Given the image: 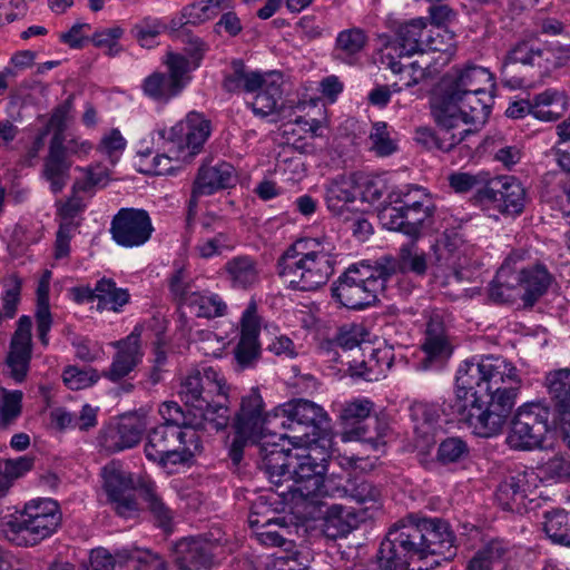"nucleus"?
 <instances>
[{
    "label": "nucleus",
    "instance_id": "nucleus-1",
    "mask_svg": "<svg viewBox=\"0 0 570 570\" xmlns=\"http://www.w3.org/2000/svg\"><path fill=\"white\" fill-rule=\"evenodd\" d=\"M455 385V396L443 403V413L480 438L499 435L521 387L517 367L501 356L473 357L460 365Z\"/></svg>",
    "mask_w": 570,
    "mask_h": 570
},
{
    "label": "nucleus",
    "instance_id": "nucleus-2",
    "mask_svg": "<svg viewBox=\"0 0 570 570\" xmlns=\"http://www.w3.org/2000/svg\"><path fill=\"white\" fill-rule=\"evenodd\" d=\"M227 390L224 379L212 366L188 373L181 381L179 396L196 417L190 424L216 431L226 429L230 420Z\"/></svg>",
    "mask_w": 570,
    "mask_h": 570
},
{
    "label": "nucleus",
    "instance_id": "nucleus-3",
    "mask_svg": "<svg viewBox=\"0 0 570 570\" xmlns=\"http://www.w3.org/2000/svg\"><path fill=\"white\" fill-rule=\"evenodd\" d=\"M298 240L289 246L277 261V274L288 287L312 292L324 286L334 273L336 254L333 247L315 239Z\"/></svg>",
    "mask_w": 570,
    "mask_h": 570
},
{
    "label": "nucleus",
    "instance_id": "nucleus-4",
    "mask_svg": "<svg viewBox=\"0 0 570 570\" xmlns=\"http://www.w3.org/2000/svg\"><path fill=\"white\" fill-rule=\"evenodd\" d=\"M397 273L396 259L383 256L374 265L352 264L332 284V297L348 309H364L377 302L386 281Z\"/></svg>",
    "mask_w": 570,
    "mask_h": 570
},
{
    "label": "nucleus",
    "instance_id": "nucleus-5",
    "mask_svg": "<svg viewBox=\"0 0 570 570\" xmlns=\"http://www.w3.org/2000/svg\"><path fill=\"white\" fill-rule=\"evenodd\" d=\"M210 121L202 114L191 111L185 119L169 129L156 131L153 140L163 148L164 153L154 158V170L157 175L169 173L170 160L189 163L198 155L210 135Z\"/></svg>",
    "mask_w": 570,
    "mask_h": 570
},
{
    "label": "nucleus",
    "instance_id": "nucleus-6",
    "mask_svg": "<svg viewBox=\"0 0 570 570\" xmlns=\"http://www.w3.org/2000/svg\"><path fill=\"white\" fill-rule=\"evenodd\" d=\"M435 205L429 193L413 186L389 195V205L382 210L385 226L417 239L433 224Z\"/></svg>",
    "mask_w": 570,
    "mask_h": 570
},
{
    "label": "nucleus",
    "instance_id": "nucleus-7",
    "mask_svg": "<svg viewBox=\"0 0 570 570\" xmlns=\"http://www.w3.org/2000/svg\"><path fill=\"white\" fill-rule=\"evenodd\" d=\"M288 410L287 402L264 414L263 399L256 389H252L242 397L237 412L238 431L243 435H256L257 441H262L263 436H268L271 441L301 439L298 435L291 436L286 433L287 430L295 431Z\"/></svg>",
    "mask_w": 570,
    "mask_h": 570
},
{
    "label": "nucleus",
    "instance_id": "nucleus-8",
    "mask_svg": "<svg viewBox=\"0 0 570 570\" xmlns=\"http://www.w3.org/2000/svg\"><path fill=\"white\" fill-rule=\"evenodd\" d=\"M61 523V511L52 499L33 500L4 525L6 537L17 546H35L55 533Z\"/></svg>",
    "mask_w": 570,
    "mask_h": 570
},
{
    "label": "nucleus",
    "instance_id": "nucleus-9",
    "mask_svg": "<svg viewBox=\"0 0 570 570\" xmlns=\"http://www.w3.org/2000/svg\"><path fill=\"white\" fill-rule=\"evenodd\" d=\"M203 444L194 429H181L175 424H160L147 435L145 454L149 461L161 466L185 464L200 453Z\"/></svg>",
    "mask_w": 570,
    "mask_h": 570
},
{
    "label": "nucleus",
    "instance_id": "nucleus-10",
    "mask_svg": "<svg viewBox=\"0 0 570 570\" xmlns=\"http://www.w3.org/2000/svg\"><path fill=\"white\" fill-rule=\"evenodd\" d=\"M422 538L414 513L393 524L381 542L376 556L379 568L403 570L411 561L425 559Z\"/></svg>",
    "mask_w": 570,
    "mask_h": 570
},
{
    "label": "nucleus",
    "instance_id": "nucleus-11",
    "mask_svg": "<svg viewBox=\"0 0 570 570\" xmlns=\"http://www.w3.org/2000/svg\"><path fill=\"white\" fill-rule=\"evenodd\" d=\"M327 458V452L317 444H309L295 452L289 471L291 481L288 483L291 484L286 487L287 491L298 492L306 499L323 493Z\"/></svg>",
    "mask_w": 570,
    "mask_h": 570
},
{
    "label": "nucleus",
    "instance_id": "nucleus-12",
    "mask_svg": "<svg viewBox=\"0 0 570 570\" xmlns=\"http://www.w3.org/2000/svg\"><path fill=\"white\" fill-rule=\"evenodd\" d=\"M491 88L478 92H468L448 104L435 101L433 115L439 126L456 127L459 121L464 124L483 125L491 111L493 102Z\"/></svg>",
    "mask_w": 570,
    "mask_h": 570
},
{
    "label": "nucleus",
    "instance_id": "nucleus-13",
    "mask_svg": "<svg viewBox=\"0 0 570 570\" xmlns=\"http://www.w3.org/2000/svg\"><path fill=\"white\" fill-rule=\"evenodd\" d=\"M549 410L540 403L520 406L511 420L505 439L512 450L530 451L542 445L548 432Z\"/></svg>",
    "mask_w": 570,
    "mask_h": 570
},
{
    "label": "nucleus",
    "instance_id": "nucleus-14",
    "mask_svg": "<svg viewBox=\"0 0 570 570\" xmlns=\"http://www.w3.org/2000/svg\"><path fill=\"white\" fill-rule=\"evenodd\" d=\"M473 202L501 214L518 215L525 204V189L513 176L490 178L488 185L473 195Z\"/></svg>",
    "mask_w": 570,
    "mask_h": 570
},
{
    "label": "nucleus",
    "instance_id": "nucleus-15",
    "mask_svg": "<svg viewBox=\"0 0 570 570\" xmlns=\"http://www.w3.org/2000/svg\"><path fill=\"white\" fill-rule=\"evenodd\" d=\"M488 88L494 89L495 82L487 68L480 66L452 68L442 77L435 101L448 100V104H452L451 101L459 99L462 95Z\"/></svg>",
    "mask_w": 570,
    "mask_h": 570
},
{
    "label": "nucleus",
    "instance_id": "nucleus-16",
    "mask_svg": "<svg viewBox=\"0 0 570 570\" xmlns=\"http://www.w3.org/2000/svg\"><path fill=\"white\" fill-rule=\"evenodd\" d=\"M154 230L148 212L141 208H120L110 224L112 239L119 246L127 248L146 244Z\"/></svg>",
    "mask_w": 570,
    "mask_h": 570
},
{
    "label": "nucleus",
    "instance_id": "nucleus-17",
    "mask_svg": "<svg viewBox=\"0 0 570 570\" xmlns=\"http://www.w3.org/2000/svg\"><path fill=\"white\" fill-rule=\"evenodd\" d=\"M101 476L104 490L116 513L124 518L132 517L138 511V503L131 474L119 462L112 461L102 468Z\"/></svg>",
    "mask_w": 570,
    "mask_h": 570
},
{
    "label": "nucleus",
    "instance_id": "nucleus-18",
    "mask_svg": "<svg viewBox=\"0 0 570 570\" xmlns=\"http://www.w3.org/2000/svg\"><path fill=\"white\" fill-rule=\"evenodd\" d=\"M235 181V169L230 164L219 161L212 166L203 165L198 169L188 200L187 224L189 225L194 219L200 197L229 188L234 186Z\"/></svg>",
    "mask_w": 570,
    "mask_h": 570
},
{
    "label": "nucleus",
    "instance_id": "nucleus-19",
    "mask_svg": "<svg viewBox=\"0 0 570 570\" xmlns=\"http://www.w3.org/2000/svg\"><path fill=\"white\" fill-rule=\"evenodd\" d=\"M147 429L146 417L138 414L121 416L104 426L98 435L99 445L109 453L136 446Z\"/></svg>",
    "mask_w": 570,
    "mask_h": 570
},
{
    "label": "nucleus",
    "instance_id": "nucleus-20",
    "mask_svg": "<svg viewBox=\"0 0 570 570\" xmlns=\"http://www.w3.org/2000/svg\"><path fill=\"white\" fill-rule=\"evenodd\" d=\"M422 352L424 357L419 363L421 370L441 368L452 355L453 346L448 328L439 313H432L426 323Z\"/></svg>",
    "mask_w": 570,
    "mask_h": 570
},
{
    "label": "nucleus",
    "instance_id": "nucleus-21",
    "mask_svg": "<svg viewBox=\"0 0 570 570\" xmlns=\"http://www.w3.org/2000/svg\"><path fill=\"white\" fill-rule=\"evenodd\" d=\"M164 63L168 72H153L141 86L144 94L158 102H167L179 95L191 79L183 72L184 67L179 58L168 60L165 57Z\"/></svg>",
    "mask_w": 570,
    "mask_h": 570
},
{
    "label": "nucleus",
    "instance_id": "nucleus-22",
    "mask_svg": "<svg viewBox=\"0 0 570 570\" xmlns=\"http://www.w3.org/2000/svg\"><path fill=\"white\" fill-rule=\"evenodd\" d=\"M535 475L525 470H515L507 473L495 490V501L505 511L522 513L527 509V501L533 493Z\"/></svg>",
    "mask_w": 570,
    "mask_h": 570
},
{
    "label": "nucleus",
    "instance_id": "nucleus-23",
    "mask_svg": "<svg viewBox=\"0 0 570 570\" xmlns=\"http://www.w3.org/2000/svg\"><path fill=\"white\" fill-rule=\"evenodd\" d=\"M257 455L258 468L272 484L282 487L291 481L289 471L295 456L291 449H285L278 441L268 440V436H263L262 441H257Z\"/></svg>",
    "mask_w": 570,
    "mask_h": 570
},
{
    "label": "nucleus",
    "instance_id": "nucleus-24",
    "mask_svg": "<svg viewBox=\"0 0 570 570\" xmlns=\"http://www.w3.org/2000/svg\"><path fill=\"white\" fill-rule=\"evenodd\" d=\"M415 520L421 534H423L421 541L426 558L439 556L443 560H450L456 554L455 535L448 521L419 514H415Z\"/></svg>",
    "mask_w": 570,
    "mask_h": 570
},
{
    "label": "nucleus",
    "instance_id": "nucleus-25",
    "mask_svg": "<svg viewBox=\"0 0 570 570\" xmlns=\"http://www.w3.org/2000/svg\"><path fill=\"white\" fill-rule=\"evenodd\" d=\"M217 547L218 540L205 535L181 539L175 548L177 570H209L215 564Z\"/></svg>",
    "mask_w": 570,
    "mask_h": 570
},
{
    "label": "nucleus",
    "instance_id": "nucleus-26",
    "mask_svg": "<svg viewBox=\"0 0 570 570\" xmlns=\"http://www.w3.org/2000/svg\"><path fill=\"white\" fill-rule=\"evenodd\" d=\"M31 328V318L26 315L21 316L10 341L6 364L10 376L16 382L24 381L29 371L32 355Z\"/></svg>",
    "mask_w": 570,
    "mask_h": 570
},
{
    "label": "nucleus",
    "instance_id": "nucleus-27",
    "mask_svg": "<svg viewBox=\"0 0 570 570\" xmlns=\"http://www.w3.org/2000/svg\"><path fill=\"white\" fill-rule=\"evenodd\" d=\"M259 331L257 305L256 302L250 301L243 313L240 338L234 351L238 370L253 367L258 361L261 355Z\"/></svg>",
    "mask_w": 570,
    "mask_h": 570
},
{
    "label": "nucleus",
    "instance_id": "nucleus-28",
    "mask_svg": "<svg viewBox=\"0 0 570 570\" xmlns=\"http://www.w3.org/2000/svg\"><path fill=\"white\" fill-rule=\"evenodd\" d=\"M72 161L65 156L62 142L59 138L51 137L48 154L43 159L41 176L45 178L53 194L62 191L70 178Z\"/></svg>",
    "mask_w": 570,
    "mask_h": 570
},
{
    "label": "nucleus",
    "instance_id": "nucleus-29",
    "mask_svg": "<svg viewBox=\"0 0 570 570\" xmlns=\"http://www.w3.org/2000/svg\"><path fill=\"white\" fill-rule=\"evenodd\" d=\"M140 334L137 328L127 336L126 340L117 343L118 351L115 354L108 370L104 371L102 376L111 382H119L128 376L130 372L140 363L141 351L139 344Z\"/></svg>",
    "mask_w": 570,
    "mask_h": 570
},
{
    "label": "nucleus",
    "instance_id": "nucleus-30",
    "mask_svg": "<svg viewBox=\"0 0 570 570\" xmlns=\"http://www.w3.org/2000/svg\"><path fill=\"white\" fill-rule=\"evenodd\" d=\"M288 407L295 431L298 428L311 429V434L318 438L330 430L331 419L321 405L309 400L297 399L289 401Z\"/></svg>",
    "mask_w": 570,
    "mask_h": 570
},
{
    "label": "nucleus",
    "instance_id": "nucleus-31",
    "mask_svg": "<svg viewBox=\"0 0 570 570\" xmlns=\"http://www.w3.org/2000/svg\"><path fill=\"white\" fill-rule=\"evenodd\" d=\"M435 265L434 277L443 278V285L453 278L461 282L464 278L463 269L469 263L464 252L451 242L438 243L434 246Z\"/></svg>",
    "mask_w": 570,
    "mask_h": 570
},
{
    "label": "nucleus",
    "instance_id": "nucleus-32",
    "mask_svg": "<svg viewBox=\"0 0 570 570\" xmlns=\"http://www.w3.org/2000/svg\"><path fill=\"white\" fill-rule=\"evenodd\" d=\"M271 500V497H261L257 502L252 507V514L249 517L250 527H259L262 530L256 533L257 540L268 547H294V542L284 535L286 530L285 518H267L261 520L258 517L265 509L263 500Z\"/></svg>",
    "mask_w": 570,
    "mask_h": 570
},
{
    "label": "nucleus",
    "instance_id": "nucleus-33",
    "mask_svg": "<svg viewBox=\"0 0 570 570\" xmlns=\"http://www.w3.org/2000/svg\"><path fill=\"white\" fill-rule=\"evenodd\" d=\"M358 175H341L325 185V203L335 216H342L358 196Z\"/></svg>",
    "mask_w": 570,
    "mask_h": 570
},
{
    "label": "nucleus",
    "instance_id": "nucleus-34",
    "mask_svg": "<svg viewBox=\"0 0 570 570\" xmlns=\"http://www.w3.org/2000/svg\"><path fill=\"white\" fill-rule=\"evenodd\" d=\"M519 286L523 289L521 296L524 307H532L549 289L553 276L543 264H534L519 271L517 277Z\"/></svg>",
    "mask_w": 570,
    "mask_h": 570
},
{
    "label": "nucleus",
    "instance_id": "nucleus-35",
    "mask_svg": "<svg viewBox=\"0 0 570 570\" xmlns=\"http://www.w3.org/2000/svg\"><path fill=\"white\" fill-rule=\"evenodd\" d=\"M546 385L557 412L559 422L570 421V368L551 371Z\"/></svg>",
    "mask_w": 570,
    "mask_h": 570
},
{
    "label": "nucleus",
    "instance_id": "nucleus-36",
    "mask_svg": "<svg viewBox=\"0 0 570 570\" xmlns=\"http://www.w3.org/2000/svg\"><path fill=\"white\" fill-rule=\"evenodd\" d=\"M224 273L230 286L236 289H249L259 282L257 262L247 255L230 258L224 265Z\"/></svg>",
    "mask_w": 570,
    "mask_h": 570
},
{
    "label": "nucleus",
    "instance_id": "nucleus-37",
    "mask_svg": "<svg viewBox=\"0 0 570 570\" xmlns=\"http://www.w3.org/2000/svg\"><path fill=\"white\" fill-rule=\"evenodd\" d=\"M425 29L426 22L423 18L412 19L399 24L395 30V40L399 46L400 57H410L424 51L423 35Z\"/></svg>",
    "mask_w": 570,
    "mask_h": 570
},
{
    "label": "nucleus",
    "instance_id": "nucleus-38",
    "mask_svg": "<svg viewBox=\"0 0 570 570\" xmlns=\"http://www.w3.org/2000/svg\"><path fill=\"white\" fill-rule=\"evenodd\" d=\"M367 43V36L361 28L345 29L338 32L333 49V58L353 65Z\"/></svg>",
    "mask_w": 570,
    "mask_h": 570
},
{
    "label": "nucleus",
    "instance_id": "nucleus-39",
    "mask_svg": "<svg viewBox=\"0 0 570 570\" xmlns=\"http://www.w3.org/2000/svg\"><path fill=\"white\" fill-rule=\"evenodd\" d=\"M255 94L254 100L248 105L256 116L265 118L278 111L283 94L278 79H274L272 75L264 76Z\"/></svg>",
    "mask_w": 570,
    "mask_h": 570
},
{
    "label": "nucleus",
    "instance_id": "nucleus-40",
    "mask_svg": "<svg viewBox=\"0 0 570 570\" xmlns=\"http://www.w3.org/2000/svg\"><path fill=\"white\" fill-rule=\"evenodd\" d=\"M232 71L226 73L223 80V88L227 92H255L264 75L257 71L247 70L245 63L240 59H235L230 63Z\"/></svg>",
    "mask_w": 570,
    "mask_h": 570
},
{
    "label": "nucleus",
    "instance_id": "nucleus-41",
    "mask_svg": "<svg viewBox=\"0 0 570 570\" xmlns=\"http://www.w3.org/2000/svg\"><path fill=\"white\" fill-rule=\"evenodd\" d=\"M181 42L184 43L185 55L167 52L165 57L168 60H173L174 57L179 58L184 67L183 72L186 76H190L189 73L191 71L200 67L206 52L209 50V46L206 41L190 31L181 32Z\"/></svg>",
    "mask_w": 570,
    "mask_h": 570
},
{
    "label": "nucleus",
    "instance_id": "nucleus-42",
    "mask_svg": "<svg viewBox=\"0 0 570 570\" xmlns=\"http://www.w3.org/2000/svg\"><path fill=\"white\" fill-rule=\"evenodd\" d=\"M355 525V515L342 505L334 504L327 509L323 532L330 539H337L346 537Z\"/></svg>",
    "mask_w": 570,
    "mask_h": 570
},
{
    "label": "nucleus",
    "instance_id": "nucleus-43",
    "mask_svg": "<svg viewBox=\"0 0 570 570\" xmlns=\"http://www.w3.org/2000/svg\"><path fill=\"white\" fill-rule=\"evenodd\" d=\"M118 562L126 564L129 570H168L167 562L149 550L122 549L118 554Z\"/></svg>",
    "mask_w": 570,
    "mask_h": 570
},
{
    "label": "nucleus",
    "instance_id": "nucleus-44",
    "mask_svg": "<svg viewBox=\"0 0 570 570\" xmlns=\"http://www.w3.org/2000/svg\"><path fill=\"white\" fill-rule=\"evenodd\" d=\"M345 493L365 510L377 508L381 502V489L366 479L350 478L345 484Z\"/></svg>",
    "mask_w": 570,
    "mask_h": 570
},
{
    "label": "nucleus",
    "instance_id": "nucleus-45",
    "mask_svg": "<svg viewBox=\"0 0 570 570\" xmlns=\"http://www.w3.org/2000/svg\"><path fill=\"white\" fill-rule=\"evenodd\" d=\"M95 295H97L98 309H109L119 312L120 308L129 302V293L124 288H118L110 278H101L96 284Z\"/></svg>",
    "mask_w": 570,
    "mask_h": 570
},
{
    "label": "nucleus",
    "instance_id": "nucleus-46",
    "mask_svg": "<svg viewBox=\"0 0 570 570\" xmlns=\"http://www.w3.org/2000/svg\"><path fill=\"white\" fill-rule=\"evenodd\" d=\"M168 287L173 299L179 306H186L199 292L196 279L190 276L185 267L176 268L168 278Z\"/></svg>",
    "mask_w": 570,
    "mask_h": 570
},
{
    "label": "nucleus",
    "instance_id": "nucleus-47",
    "mask_svg": "<svg viewBox=\"0 0 570 570\" xmlns=\"http://www.w3.org/2000/svg\"><path fill=\"white\" fill-rule=\"evenodd\" d=\"M187 307L197 317L205 318L220 317L227 312V305L218 294L200 291L196 296H191Z\"/></svg>",
    "mask_w": 570,
    "mask_h": 570
},
{
    "label": "nucleus",
    "instance_id": "nucleus-48",
    "mask_svg": "<svg viewBox=\"0 0 570 570\" xmlns=\"http://www.w3.org/2000/svg\"><path fill=\"white\" fill-rule=\"evenodd\" d=\"M393 360L394 354L391 348L374 350L368 361L361 363L363 370H358L355 373L366 381H377L386 376V372L391 368Z\"/></svg>",
    "mask_w": 570,
    "mask_h": 570
},
{
    "label": "nucleus",
    "instance_id": "nucleus-49",
    "mask_svg": "<svg viewBox=\"0 0 570 570\" xmlns=\"http://www.w3.org/2000/svg\"><path fill=\"white\" fill-rule=\"evenodd\" d=\"M374 403L367 399H356L345 402L340 411V419L346 426H352L368 420L376 428L379 419L372 416Z\"/></svg>",
    "mask_w": 570,
    "mask_h": 570
},
{
    "label": "nucleus",
    "instance_id": "nucleus-50",
    "mask_svg": "<svg viewBox=\"0 0 570 570\" xmlns=\"http://www.w3.org/2000/svg\"><path fill=\"white\" fill-rule=\"evenodd\" d=\"M453 128L440 126V130L434 131L429 127H420L415 130V140L428 149L436 148L450 151L456 142V134L452 132Z\"/></svg>",
    "mask_w": 570,
    "mask_h": 570
},
{
    "label": "nucleus",
    "instance_id": "nucleus-51",
    "mask_svg": "<svg viewBox=\"0 0 570 570\" xmlns=\"http://www.w3.org/2000/svg\"><path fill=\"white\" fill-rule=\"evenodd\" d=\"M33 458L24 455L18 459H0V498L3 497L16 479L33 468Z\"/></svg>",
    "mask_w": 570,
    "mask_h": 570
},
{
    "label": "nucleus",
    "instance_id": "nucleus-52",
    "mask_svg": "<svg viewBox=\"0 0 570 570\" xmlns=\"http://www.w3.org/2000/svg\"><path fill=\"white\" fill-rule=\"evenodd\" d=\"M38 305L36 312L37 334L41 344H49V332L52 325L51 313L49 308V281L41 279L37 289Z\"/></svg>",
    "mask_w": 570,
    "mask_h": 570
},
{
    "label": "nucleus",
    "instance_id": "nucleus-53",
    "mask_svg": "<svg viewBox=\"0 0 570 570\" xmlns=\"http://www.w3.org/2000/svg\"><path fill=\"white\" fill-rule=\"evenodd\" d=\"M543 531L553 542L570 546V514L564 510L546 512Z\"/></svg>",
    "mask_w": 570,
    "mask_h": 570
},
{
    "label": "nucleus",
    "instance_id": "nucleus-54",
    "mask_svg": "<svg viewBox=\"0 0 570 570\" xmlns=\"http://www.w3.org/2000/svg\"><path fill=\"white\" fill-rule=\"evenodd\" d=\"M83 177L77 179L72 186L73 193H86L92 195L96 188H104L109 181V170L100 164L80 168Z\"/></svg>",
    "mask_w": 570,
    "mask_h": 570
},
{
    "label": "nucleus",
    "instance_id": "nucleus-55",
    "mask_svg": "<svg viewBox=\"0 0 570 570\" xmlns=\"http://www.w3.org/2000/svg\"><path fill=\"white\" fill-rule=\"evenodd\" d=\"M140 495L147 503L149 511L153 513L158 524L166 528L170 524L173 514L170 509L163 502L156 491V487L151 482L142 483L140 487Z\"/></svg>",
    "mask_w": 570,
    "mask_h": 570
},
{
    "label": "nucleus",
    "instance_id": "nucleus-56",
    "mask_svg": "<svg viewBox=\"0 0 570 570\" xmlns=\"http://www.w3.org/2000/svg\"><path fill=\"white\" fill-rule=\"evenodd\" d=\"M468 443L459 436H450L441 441L436 452V460L441 464L459 463L469 456Z\"/></svg>",
    "mask_w": 570,
    "mask_h": 570
},
{
    "label": "nucleus",
    "instance_id": "nucleus-57",
    "mask_svg": "<svg viewBox=\"0 0 570 570\" xmlns=\"http://www.w3.org/2000/svg\"><path fill=\"white\" fill-rule=\"evenodd\" d=\"M549 51H544L533 43L522 41L517 43L507 55L505 63H522L524 66H539L543 60L544 55H549Z\"/></svg>",
    "mask_w": 570,
    "mask_h": 570
},
{
    "label": "nucleus",
    "instance_id": "nucleus-58",
    "mask_svg": "<svg viewBox=\"0 0 570 570\" xmlns=\"http://www.w3.org/2000/svg\"><path fill=\"white\" fill-rule=\"evenodd\" d=\"M99 379L98 371L92 367L80 368L69 365L62 372L65 385L72 391L87 389L98 382Z\"/></svg>",
    "mask_w": 570,
    "mask_h": 570
},
{
    "label": "nucleus",
    "instance_id": "nucleus-59",
    "mask_svg": "<svg viewBox=\"0 0 570 570\" xmlns=\"http://www.w3.org/2000/svg\"><path fill=\"white\" fill-rule=\"evenodd\" d=\"M389 67L394 73L401 76L400 80L403 82L405 88L414 87L421 83L429 76V71L425 67H422L419 61H413L407 65L402 61L391 59Z\"/></svg>",
    "mask_w": 570,
    "mask_h": 570
},
{
    "label": "nucleus",
    "instance_id": "nucleus-60",
    "mask_svg": "<svg viewBox=\"0 0 570 570\" xmlns=\"http://www.w3.org/2000/svg\"><path fill=\"white\" fill-rule=\"evenodd\" d=\"M510 275L507 267L499 268L489 286V298L492 302L504 304L514 301L515 286L509 282Z\"/></svg>",
    "mask_w": 570,
    "mask_h": 570
},
{
    "label": "nucleus",
    "instance_id": "nucleus-61",
    "mask_svg": "<svg viewBox=\"0 0 570 570\" xmlns=\"http://www.w3.org/2000/svg\"><path fill=\"white\" fill-rule=\"evenodd\" d=\"M488 181H490V177L487 173L475 175L470 173H454L449 176L450 187L459 194H465L471 190L479 193L488 185Z\"/></svg>",
    "mask_w": 570,
    "mask_h": 570
},
{
    "label": "nucleus",
    "instance_id": "nucleus-62",
    "mask_svg": "<svg viewBox=\"0 0 570 570\" xmlns=\"http://www.w3.org/2000/svg\"><path fill=\"white\" fill-rule=\"evenodd\" d=\"M563 96L557 91L548 89L537 95L532 102L533 117L542 121H553L558 118L559 114L551 109L554 102H559Z\"/></svg>",
    "mask_w": 570,
    "mask_h": 570
},
{
    "label": "nucleus",
    "instance_id": "nucleus-63",
    "mask_svg": "<svg viewBox=\"0 0 570 570\" xmlns=\"http://www.w3.org/2000/svg\"><path fill=\"white\" fill-rule=\"evenodd\" d=\"M166 29V23L160 19L155 17H145L134 26L131 33L142 47H149L151 41Z\"/></svg>",
    "mask_w": 570,
    "mask_h": 570
},
{
    "label": "nucleus",
    "instance_id": "nucleus-64",
    "mask_svg": "<svg viewBox=\"0 0 570 570\" xmlns=\"http://www.w3.org/2000/svg\"><path fill=\"white\" fill-rule=\"evenodd\" d=\"M411 416L415 422V430L428 434L440 419L439 410L429 403H414L411 407Z\"/></svg>",
    "mask_w": 570,
    "mask_h": 570
}]
</instances>
